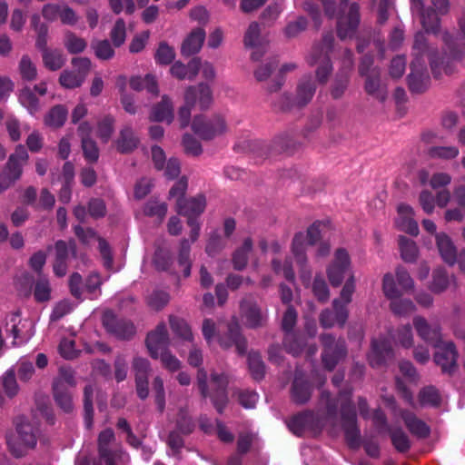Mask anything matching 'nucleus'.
<instances>
[{
    "label": "nucleus",
    "mask_w": 465,
    "mask_h": 465,
    "mask_svg": "<svg viewBox=\"0 0 465 465\" xmlns=\"http://www.w3.org/2000/svg\"><path fill=\"white\" fill-rule=\"evenodd\" d=\"M64 45L68 53L72 54L83 53L87 47V42L71 31L65 33Z\"/></svg>",
    "instance_id": "8fccbe9b"
},
{
    "label": "nucleus",
    "mask_w": 465,
    "mask_h": 465,
    "mask_svg": "<svg viewBox=\"0 0 465 465\" xmlns=\"http://www.w3.org/2000/svg\"><path fill=\"white\" fill-rule=\"evenodd\" d=\"M54 251L53 261V271L57 277L66 275L69 267L70 256L75 258L77 256V244L74 239H69L67 242L58 240L53 245L47 247V251Z\"/></svg>",
    "instance_id": "1a4fd4ad"
},
{
    "label": "nucleus",
    "mask_w": 465,
    "mask_h": 465,
    "mask_svg": "<svg viewBox=\"0 0 465 465\" xmlns=\"http://www.w3.org/2000/svg\"><path fill=\"white\" fill-rule=\"evenodd\" d=\"M364 77L366 78L364 84L365 92L381 103L385 102L388 97V91L386 86L381 83L380 68H373L371 74Z\"/></svg>",
    "instance_id": "cd10ccee"
},
{
    "label": "nucleus",
    "mask_w": 465,
    "mask_h": 465,
    "mask_svg": "<svg viewBox=\"0 0 465 465\" xmlns=\"http://www.w3.org/2000/svg\"><path fill=\"white\" fill-rule=\"evenodd\" d=\"M205 39V31L203 28H195L184 39L181 47L183 56H190L200 51Z\"/></svg>",
    "instance_id": "72a5a7b5"
},
{
    "label": "nucleus",
    "mask_w": 465,
    "mask_h": 465,
    "mask_svg": "<svg viewBox=\"0 0 465 465\" xmlns=\"http://www.w3.org/2000/svg\"><path fill=\"white\" fill-rule=\"evenodd\" d=\"M53 398L59 409L64 413H72L74 410L73 393L70 389L56 386L52 388Z\"/></svg>",
    "instance_id": "e433bc0d"
},
{
    "label": "nucleus",
    "mask_w": 465,
    "mask_h": 465,
    "mask_svg": "<svg viewBox=\"0 0 465 465\" xmlns=\"http://www.w3.org/2000/svg\"><path fill=\"white\" fill-rule=\"evenodd\" d=\"M220 346L228 350L232 346L235 347L237 353L240 356H244L247 352L248 341L242 332V328L238 320L233 317L226 324V331L217 336Z\"/></svg>",
    "instance_id": "9b49d317"
},
{
    "label": "nucleus",
    "mask_w": 465,
    "mask_h": 465,
    "mask_svg": "<svg viewBox=\"0 0 465 465\" xmlns=\"http://www.w3.org/2000/svg\"><path fill=\"white\" fill-rule=\"evenodd\" d=\"M352 274L350 267V257L346 250L338 249L334 260L327 268V276L333 287H339L345 278Z\"/></svg>",
    "instance_id": "ddd939ff"
},
{
    "label": "nucleus",
    "mask_w": 465,
    "mask_h": 465,
    "mask_svg": "<svg viewBox=\"0 0 465 465\" xmlns=\"http://www.w3.org/2000/svg\"><path fill=\"white\" fill-rule=\"evenodd\" d=\"M188 363L193 367H200L203 364L202 351L195 347L192 348L188 356ZM207 379V371L203 368H199L196 384L201 396L203 399L210 398L216 411L223 413L228 403L227 386L229 381L227 376L224 373L212 372L211 389H209Z\"/></svg>",
    "instance_id": "f257e3e1"
},
{
    "label": "nucleus",
    "mask_w": 465,
    "mask_h": 465,
    "mask_svg": "<svg viewBox=\"0 0 465 465\" xmlns=\"http://www.w3.org/2000/svg\"><path fill=\"white\" fill-rule=\"evenodd\" d=\"M341 427L345 440L351 449L360 447V430L357 425V416L354 404L351 400V392H340Z\"/></svg>",
    "instance_id": "423d86ee"
},
{
    "label": "nucleus",
    "mask_w": 465,
    "mask_h": 465,
    "mask_svg": "<svg viewBox=\"0 0 465 465\" xmlns=\"http://www.w3.org/2000/svg\"><path fill=\"white\" fill-rule=\"evenodd\" d=\"M401 417L408 430L415 437L426 439L430 434V428L425 421L416 416L415 413L403 410L401 411Z\"/></svg>",
    "instance_id": "c85d7f7f"
},
{
    "label": "nucleus",
    "mask_w": 465,
    "mask_h": 465,
    "mask_svg": "<svg viewBox=\"0 0 465 465\" xmlns=\"http://www.w3.org/2000/svg\"><path fill=\"white\" fill-rule=\"evenodd\" d=\"M68 116V110L64 104H56L53 106L45 115L44 123L45 125L53 128H61Z\"/></svg>",
    "instance_id": "c9c22d12"
},
{
    "label": "nucleus",
    "mask_w": 465,
    "mask_h": 465,
    "mask_svg": "<svg viewBox=\"0 0 465 465\" xmlns=\"http://www.w3.org/2000/svg\"><path fill=\"white\" fill-rule=\"evenodd\" d=\"M42 52L44 65L50 71H57L64 64V57L61 50L45 49Z\"/></svg>",
    "instance_id": "a19ab883"
},
{
    "label": "nucleus",
    "mask_w": 465,
    "mask_h": 465,
    "mask_svg": "<svg viewBox=\"0 0 465 465\" xmlns=\"http://www.w3.org/2000/svg\"><path fill=\"white\" fill-rule=\"evenodd\" d=\"M394 358L391 344L387 340H373L371 351L368 355L369 363L373 368H379L386 364L387 361Z\"/></svg>",
    "instance_id": "412c9836"
},
{
    "label": "nucleus",
    "mask_w": 465,
    "mask_h": 465,
    "mask_svg": "<svg viewBox=\"0 0 465 465\" xmlns=\"http://www.w3.org/2000/svg\"><path fill=\"white\" fill-rule=\"evenodd\" d=\"M252 249V240L246 238L242 245L232 255V265L237 271L243 270L248 263V255Z\"/></svg>",
    "instance_id": "79ce46f5"
},
{
    "label": "nucleus",
    "mask_w": 465,
    "mask_h": 465,
    "mask_svg": "<svg viewBox=\"0 0 465 465\" xmlns=\"http://www.w3.org/2000/svg\"><path fill=\"white\" fill-rule=\"evenodd\" d=\"M97 241L99 243L98 249L103 260V265L106 270L112 271L114 269V256L112 249L104 238L97 237Z\"/></svg>",
    "instance_id": "69168bd1"
},
{
    "label": "nucleus",
    "mask_w": 465,
    "mask_h": 465,
    "mask_svg": "<svg viewBox=\"0 0 465 465\" xmlns=\"http://www.w3.org/2000/svg\"><path fill=\"white\" fill-rule=\"evenodd\" d=\"M34 297L37 302H45L51 299V287L45 277H40L34 289Z\"/></svg>",
    "instance_id": "4d7b16f0"
},
{
    "label": "nucleus",
    "mask_w": 465,
    "mask_h": 465,
    "mask_svg": "<svg viewBox=\"0 0 465 465\" xmlns=\"http://www.w3.org/2000/svg\"><path fill=\"white\" fill-rule=\"evenodd\" d=\"M145 344L150 356L153 359H158L162 351L168 350L170 338L163 322L159 323L153 331L147 334Z\"/></svg>",
    "instance_id": "dca6fc26"
},
{
    "label": "nucleus",
    "mask_w": 465,
    "mask_h": 465,
    "mask_svg": "<svg viewBox=\"0 0 465 465\" xmlns=\"http://www.w3.org/2000/svg\"><path fill=\"white\" fill-rule=\"evenodd\" d=\"M411 12L419 15L422 27L427 33L437 34L440 30L439 14L433 9L425 8L422 0H411Z\"/></svg>",
    "instance_id": "aec40b11"
},
{
    "label": "nucleus",
    "mask_w": 465,
    "mask_h": 465,
    "mask_svg": "<svg viewBox=\"0 0 465 465\" xmlns=\"http://www.w3.org/2000/svg\"><path fill=\"white\" fill-rule=\"evenodd\" d=\"M169 293L164 291H154L147 298L148 305L155 311L162 310L169 302Z\"/></svg>",
    "instance_id": "774afa93"
},
{
    "label": "nucleus",
    "mask_w": 465,
    "mask_h": 465,
    "mask_svg": "<svg viewBox=\"0 0 465 465\" xmlns=\"http://www.w3.org/2000/svg\"><path fill=\"white\" fill-rule=\"evenodd\" d=\"M442 40L449 50V54L445 53L444 56L438 58L436 51L429 46L427 38L422 32L416 33L414 36V43L412 46V54L414 55V59L420 58V62H424L423 56L428 54L430 57V68L435 77H438L440 74V67L444 65L445 59L448 64L450 59L457 60L462 56L461 52L457 49L455 41L450 34L445 32L442 35Z\"/></svg>",
    "instance_id": "7ed1b4c3"
},
{
    "label": "nucleus",
    "mask_w": 465,
    "mask_h": 465,
    "mask_svg": "<svg viewBox=\"0 0 465 465\" xmlns=\"http://www.w3.org/2000/svg\"><path fill=\"white\" fill-rule=\"evenodd\" d=\"M292 252L294 255L297 265L300 267L301 278L303 281H309L312 277V270L308 265V259L302 233H297L293 237Z\"/></svg>",
    "instance_id": "bb28decb"
},
{
    "label": "nucleus",
    "mask_w": 465,
    "mask_h": 465,
    "mask_svg": "<svg viewBox=\"0 0 465 465\" xmlns=\"http://www.w3.org/2000/svg\"><path fill=\"white\" fill-rule=\"evenodd\" d=\"M95 56L100 60H109L114 55V50L108 40H98L92 43Z\"/></svg>",
    "instance_id": "bf43d9fd"
},
{
    "label": "nucleus",
    "mask_w": 465,
    "mask_h": 465,
    "mask_svg": "<svg viewBox=\"0 0 465 465\" xmlns=\"http://www.w3.org/2000/svg\"><path fill=\"white\" fill-rule=\"evenodd\" d=\"M184 104L178 110V120L181 128L189 125L192 109L198 104L201 110H207L213 103V93L210 86L201 83L198 85L188 86L183 95Z\"/></svg>",
    "instance_id": "20e7f679"
},
{
    "label": "nucleus",
    "mask_w": 465,
    "mask_h": 465,
    "mask_svg": "<svg viewBox=\"0 0 465 465\" xmlns=\"http://www.w3.org/2000/svg\"><path fill=\"white\" fill-rule=\"evenodd\" d=\"M401 256L406 262H414L418 257V247L414 241L405 237H399Z\"/></svg>",
    "instance_id": "09e8293b"
},
{
    "label": "nucleus",
    "mask_w": 465,
    "mask_h": 465,
    "mask_svg": "<svg viewBox=\"0 0 465 465\" xmlns=\"http://www.w3.org/2000/svg\"><path fill=\"white\" fill-rule=\"evenodd\" d=\"M316 91V85L311 76L302 77L296 89L295 104L296 107L305 106L312 99Z\"/></svg>",
    "instance_id": "473e14b6"
},
{
    "label": "nucleus",
    "mask_w": 465,
    "mask_h": 465,
    "mask_svg": "<svg viewBox=\"0 0 465 465\" xmlns=\"http://www.w3.org/2000/svg\"><path fill=\"white\" fill-rule=\"evenodd\" d=\"M436 242L444 262L453 265L457 260V251L450 238L444 232L437 233Z\"/></svg>",
    "instance_id": "f704fd0d"
},
{
    "label": "nucleus",
    "mask_w": 465,
    "mask_h": 465,
    "mask_svg": "<svg viewBox=\"0 0 465 465\" xmlns=\"http://www.w3.org/2000/svg\"><path fill=\"white\" fill-rule=\"evenodd\" d=\"M413 326L418 336L426 343L437 347L441 343V331L438 323H430L422 316H415L413 318Z\"/></svg>",
    "instance_id": "6ab92c4d"
},
{
    "label": "nucleus",
    "mask_w": 465,
    "mask_h": 465,
    "mask_svg": "<svg viewBox=\"0 0 465 465\" xmlns=\"http://www.w3.org/2000/svg\"><path fill=\"white\" fill-rule=\"evenodd\" d=\"M349 311L341 300L332 301V309H324L319 315L320 325L324 329H330L334 325L343 327L348 320Z\"/></svg>",
    "instance_id": "2eb2a0df"
},
{
    "label": "nucleus",
    "mask_w": 465,
    "mask_h": 465,
    "mask_svg": "<svg viewBox=\"0 0 465 465\" xmlns=\"http://www.w3.org/2000/svg\"><path fill=\"white\" fill-rule=\"evenodd\" d=\"M450 281L449 276L444 269L438 268L433 271L430 290L433 292L440 293L447 289Z\"/></svg>",
    "instance_id": "13d9d810"
},
{
    "label": "nucleus",
    "mask_w": 465,
    "mask_h": 465,
    "mask_svg": "<svg viewBox=\"0 0 465 465\" xmlns=\"http://www.w3.org/2000/svg\"><path fill=\"white\" fill-rule=\"evenodd\" d=\"M248 368L252 379L261 381L265 375V364L258 351H250L248 354Z\"/></svg>",
    "instance_id": "c03bdc74"
},
{
    "label": "nucleus",
    "mask_w": 465,
    "mask_h": 465,
    "mask_svg": "<svg viewBox=\"0 0 465 465\" xmlns=\"http://www.w3.org/2000/svg\"><path fill=\"white\" fill-rule=\"evenodd\" d=\"M114 440L112 429H106L98 436V459L94 465H128L130 456L122 448H112L111 442Z\"/></svg>",
    "instance_id": "39448f33"
},
{
    "label": "nucleus",
    "mask_w": 465,
    "mask_h": 465,
    "mask_svg": "<svg viewBox=\"0 0 465 465\" xmlns=\"http://www.w3.org/2000/svg\"><path fill=\"white\" fill-rule=\"evenodd\" d=\"M312 292L318 302L325 303L330 299V291L324 279L316 275L312 282Z\"/></svg>",
    "instance_id": "680f3d73"
},
{
    "label": "nucleus",
    "mask_w": 465,
    "mask_h": 465,
    "mask_svg": "<svg viewBox=\"0 0 465 465\" xmlns=\"http://www.w3.org/2000/svg\"><path fill=\"white\" fill-rule=\"evenodd\" d=\"M16 431L20 440L25 447L34 448L36 445L35 430L32 424L21 420L16 424Z\"/></svg>",
    "instance_id": "de8ad7c7"
},
{
    "label": "nucleus",
    "mask_w": 465,
    "mask_h": 465,
    "mask_svg": "<svg viewBox=\"0 0 465 465\" xmlns=\"http://www.w3.org/2000/svg\"><path fill=\"white\" fill-rule=\"evenodd\" d=\"M391 444L400 453H407L411 448V442L408 434L401 428H387Z\"/></svg>",
    "instance_id": "4c0bfd02"
},
{
    "label": "nucleus",
    "mask_w": 465,
    "mask_h": 465,
    "mask_svg": "<svg viewBox=\"0 0 465 465\" xmlns=\"http://www.w3.org/2000/svg\"><path fill=\"white\" fill-rule=\"evenodd\" d=\"M84 80L81 78L74 71L64 70L59 76V84L66 89H74L80 87Z\"/></svg>",
    "instance_id": "e2e57ef3"
},
{
    "label": "nucleus",
    "mask_w": 465,
    "mask_h": 465,
    "mask_svg": "<svg viewBox=\"0 0 465 465\" xmlns=\"http://www.w3.org/2000/svg\"><path fill=\"white\" fill-rule=\"evenodd\" d=\"M102 323L106 331L118 340L129 341L136 333V328L132 321L119 317L111 310L104 312Z\"/></svg>",
    "instance_id": "9d476101"
},
{
    "label": "nucleus",
    "mask_w": 465,
    "mask_h": 465,
    "mask_svg": "<svg viewBox=\"0 0 465 465\" xmlns=\"http://www.w3.org/2000/svg\"><path fill=\"white\" fill-rule=\"evenodd\" d=\"M418 398L422 406L437 408L441 403V396L439 390L431 385L422 388L419 392Z\"/></svg>",
    "instance_id": "49530a36"
},
{
    "label": "nucleus",
    "mask_w": 465,
    "mask_h": 465,
    "mask_svg": "<svg viewBox=\"0 0 465 465\" xmlns=\"http://www.w3.org/2000/svg\"><path fill=\"white\" fill-rule=\"evenodd\" d=\"M322 346V361L324 368L330 371L334 370L340 361L347 355V346L344 339H336L331 333H323L320 336Z\"/></svg>",
    "instance_id": "0eeeda50"
},
{
    "label": "nucleus",
    "mask_w": 465,
    "mask_h": 465,
    "mask_svg": "<svg viewBox=\"0 0 465 465\" xmlns=\"http://www.w3.org/2000/svg\"><path fill=\"white\" fill-rule=\"evenodd\" d=\"M19 74L23 80L32 82L37 78V68L28 54H24L18 64Z\"/></svg>",
    "instance_id": "3c124183"
},
{
    "label": "nucleus",
    "mask_w": 465,
    "mask_h": 465,
    "mask_svg": "<svg viewBox=\"0 0 465 465\" xmlns=\"http://www.w3.org/2000/svg\"><path fill=\"white\" fill-rule=\"evenodd\" d=\"M345 65L348 67L347 70H341L335 76L331 86V95L333 99L341 98L350 83V75L349 71L351 69L353 62H352V53L351 50L347 49L345 51Z\"/></svg>",
    "instance_id": "393cba45"
},
{
    "label": "nucleus",
    "mask_w": 465,
    "mask_h": 465,
    "mask_svg": "<svg viewBox=\"0 0 465 465\" xmlns=\"http://www.w3.org/2000/svg\"><path fill=\"white\" fill-rule=\"evenodd\" d=\"M391 312L399 316H405L414 312L415 305L408 299H392L390 304Z\"/></svg>",
    "instance_id": "0e129e2a"
},
{
    "label": "nucleus",
    "mask_w": 465,
    "mask_h": 465,
    "mask_svg": "<svg viewBox=\"0 0 465 465\" xmlns=\"http://www.w3.org/2000/svg\"><path fill=\"white\" fill-rule=\"evenodd\" d=\"M314 414L311 411H304L292 416L287 420L289 430L296 436H302L304 432L314 425Z\"/></svg>",
    "instance_id": "c756f323"
},
{
    "label": "nucleus",
    "mask_w": 465,
    "mask_h": 465,
    "mask_svg": "<svg viewBox=\"0 0 465 465\" xmlns=\"http://www.w3.org/2000/svg\"><path fill=\"white\" fill-rule=\"evenodd\" d=\"M206 206L204 195L199 194L189 199H177L176 211L179 214L189 219H195L202 214Z\"/></svg>",
    "instance_id": "5701e85b"
},
{
    "label": "nucleus",
    "mask_w": 465,
    "mask_h": 465,
    "mask_svg": "<svg viewBox=\"0 0 465 465\" xmlns=\"http://www.w3.org/2000/svg\"><path fill=\"white\" fill-rule=\"evenodd\" d=\"M139 143L138 136L129 125H125L120 130L119 135L114 142L117 152L123 154L134 152L138 147Z\"/></svg>",
    "instance_id": "7c9ffc66"
},
{
    "label": "nucleus",
    "mask_w": 465,
    "mask_h": 465,
    "mask_svg": "<svg viewBox=\"0 0 465 465\" xmlns=\"http://www.w3.org/2000/svg\"><path fill=\"white\" fill-rule=\"evenodd\" d=\"M195 428L193 418L186 409H180L176 418V429L183 435L191 434Z\"/></svg>",
    "instance_id": "864d4df0"
},
{
    "label": "nucleus",
    "mask_w": 465,
    "mask_h": 465,
    "mask_svg": "<svg viewBox=\"0 0 465 465\" xmlns=\"http://www.w3.org/2000/svg\"><path fill=\"white\" fill-rule=\"evenodd\" d=\"M434 361L441 368L442 372L452 374L457 370L458 351L452 341L442 342L437 346Z\"/></svg>",
    "instance_id": "f3484780"
},
{
    "label": "nucleus",
    "mask_w": 465,
    "mask_h": 465,
    "mask_svg": "<svg viewBox=\"0 0 465 465\" xmlns=\"http://www.w3.org/2000/svg\"><path fill=\"white\" fill-rule=\"evenodd\" d=\"M42 15L49 22L59 19L64 25L74 26L79 21L76 12L64 2L45 5L42 8Z\"/></svg>",
    "instance_id": "4468645a"
},
{
    "label": "nucleus",
    "mask_w": 465,
    "mask_h": 465,
    "mask_svg": "<svg viewBox=\"0 0 465 465\" xmlns=\"http://www.w3.org/2000/svg\"><path fill=\"white\" fill-rule=\"evenodd\" d=\"M114 118L108 114L97 124V135L103 143H107L114 130Z\"/></svg>",
    "instance_id": "6e6d98bb"
},
{
    "label": "nucleus",
    "mask_w": 465,
    "mask_h": 465,
    "mask_svg": "<svg viewBox=\"0 0 465 465\" xmlns=\"http://www.w3.org/2000/svg\"><path fill=\"white\" fill-rule=\"evenodd\" d=\"M29 155L24 145L19 144L11 153L5 165V170L13 179L19 180L23 174V168L27 163Z\"/></svg>",
    "instance_id": "b1692460"
},
{
    "label": "nucleus",
    "mask_w": 465,
    "mask_h": 465,
    "mask_svg": "<svg viewBox=\"0 0 465 465\" xmlns=\"http://www.w3.org/2000/svg\"><path fill=\"white\" fill-rule=\"evenodd\" d=\"M149 118L153 122L166 121L168 124L172 123L173 120V105L172 100L167 95H163L161 102L152 107Z\"/></svg>",
    "instance_id": "2f4dec72"
},
{
    "label": "nucleus",
    "mask_w": 465,
    "mask_h": 465,
    "mask_svg": "<svg viewBox=\"0 0 465 465\" xmlns=\"http://www.w3.org/2000/svg\"><path fill=\"white\" fill-rule=\"evenodd\" d=\"M240 312L247 328L258 329L267 323V314L258 305L252 295L244 297L240 302Z\"/></svg>",
    "instance_id": "f8f14e48"
},
{
    "label": "nucleus",
    "mask_w": 465,
    "mask_h": 465,
    "mask_svg": "<svg viewBox=\"0 0 465 465\" xmlns=\"http://www.w3.org/2000/svg\"><path fill=\"white\" fill-rule=\"evenodd\" d=\"M407 80L411 93L421 94L427 90L430 84V76L425 63L420 62V58L412 60L411 73Z\"/></svg>",
    "instance_id": "a211bd4d"
},
{
    "label": "nucleus",
    "mask_w": 465,
    "mask_h": 465,
    "mask_svg": "<svg viewBox=\"0 0 465 465\" xmlns=\"http://www.w3.org/2000/svg\"><path fill=\"white\" fill-rule=\"evenodd\" d=\"M102 284L103 281L99 272H93L86 277L84 290L91 295L90 299L100 295Z\"/></svg>",
    "instance_id": "052dcab7"
},
{
    "label": "nucleus",
    "mask_w": 465,
    "mask_h": 465,
    "mask_svg": "<svg viewBox=\"0 0 465 465\" xmlns=\"http://www.w3.org/2000/svg\"><path fill=\"white\" fill-rule=\"evenodd\" d=\"M18 99L21 104L25 106L31 114H36L41 109L39 99L34 93V90L29 86L20 90Z\"/></svg>",
    "instance_id": "37998d69"
},
{
    "label": "nucleus",
    "mask_w": 465,
    "mask_h": 465,
    "mask_svg": "<svg viewBox=\"0 0 465 465\" xmlns=\"http://www.w3.org/2000/svg\"><path fill=\"white\" fill-rule=\"evenodd\" d=\"M155 60L161 64H169L175 58V52L167 43L162 42L155 53Z\"/></svg>",
    "instance_id": "338daca9"
},
{
    "label": "nucleus",
    "mask_w": 465,
    "mask_h": 465,
    "mask_svg": "<svg viewBox=\"0 0 465 465\" xmlns=\"http://www.w3.org/2000/svg\"><path fill=\"white\" fill-rule=\"evenodd\" d=\"M460 153L456 146H432L429 148L428 154L433 159L452 160Z\"/></svg>",
    "instance_id": "5fc2aeb1"
},
{
    "label": "nucleus",
    "mask_w": 465,
    "mask_h": 465,
    "mask_svg": "<svg viewBox=\"0 0 465 465\" xmlns=\"http://www.w3.org/2000/svg\"><path fill=\"white\" fill-rule=\"evenodd\" d=\"M191 246L189 240L183 239L180 243L178 254V264L183 267V276L188 278L191 275L192 262L190 260Z\"/></svg>",
    "instance_id": "603ef678"
},
{
    "label": "nucleus",
    "mask_w": 465,
    "mask_h": 465,
    "mask_svg": "<svg viewBox=\"0 0 465 465\" xmlns=\"http://www.w3.org/2000/svg\"><path fill=\"white\" fill-rule=\"evenodd\" d=\"M169 323L171 330L177 337L186 341H193V335L191 327L185 320L171 315L169 317Z\"/></svg>",
    "instance_id": "ea45409f"
},
{
    "label": "nucleus",
    "mask_w": 465,
    "mask_h": 465,
    "mask_svg": "<svg viewBox=\"0 0 465 465\" xmlns=\"http://www.w3.org/2000/svg\"><path fill=\"white\" fill-rule=\"evenodd\" d=\"M153 265L159 272H167L173 265L171 251L163 246H157L153 256Z\"/></svg>",
    "instance_id": "58836bf2"
},
{
    "label": "nucleus",
    "mask_w": 465,
    "mask_h": 465,
    "mask_svg": "<svg viewBox=\"0 0 465 465\" xmlns=\"http://www.w3.org/2000/svg\"><path fill=\"white\" fill-rule=\"evenodd\" d=\"M225 119L221 114L206 117L203 114L195 115L192 122V130L203 140H213L226 132Z\"/></svg>",
    "instance_id": "6e6552de"
},
{
    "label": "nucleus",
    "mask_w": 465,
    "mask_h": 465,
    "mask_svg": "<svg viewBox=\"0 0 465 465\" xmlns=\"http://www.w3.org/2000/svg\"><path fill=\"white\" fill-rule=\"evenodd\" d=\"M325 15L333 18L338 17L337 35L341 40L352 38L356 34L360 21V6L357 3L349 4V0H340L336 6L334 0H321Z\"/></svg>",
    "instance_id": "f03ea898"
},
{
    "label": "nucleus",
    "mask_w": 465,
    "mask_h": 465,
    "mask_svg": "<svg viewBox=\"0 0 465 465\" xmlns=\"http://www.w3.org/2000/svg\"><path fill=\"white\" fill-rule=\"evenodd\" d=\"M307 63L310 66L318 64L315 72L317 81L321 84H325L332 73V64L330 56L322 54L318 55V49L316 48L312 51L310 56L307 58Z\"/></svg>",
    "instance_id": "a878e982"
},
{
    "label": "nucleus",
    "mask_w": 465,
    "mask_h": 465,
    "mask_svg": "<svg viewBox=\"0 0 465 465\" xmlns=\"http://www.w3.org/2000/svg\"><path fill=\"white\" fill-rule=\"evenodd\" d=\"M291 400L297 405H303L309 401L312 393V385L300 371H295L291 386Z\"/></svg>",
    "instance_id": "4be33fe9"
},
{
    "label": "nucleus",
    "mask_w": 465,
    "mask_h": 465,
    "mask_svg": "<svg viewBox=\"0 0 465 465\" xmlns=\"http://www.w3.org/2000/svg\"><path fill=\"white\" fill-rule=\"evenodd\" d=\"M56 386L70 390L74 389L76 386L74 371L69 367H60L58 375L54 378L52 383V388H56Z\"/></svg>",
    "instance_id": "a18cd8bd"
}]
</instances>
